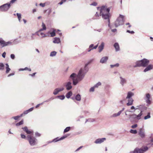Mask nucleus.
Returning a JSON list of instances; mask_svg holds the SVG:
<instances>
[{
  "mask_svg": "<svg viewBox=\"0 0 153 153\" xmlns=\"http://www.w3.org/2000/svg\"><path fill=\"white\" fill-rule=\"evenodd\" d=\"M40 34L42 36V37H44L46 36V35L43 33H41Z\"/></svg>",
  "mask_w": 153,
  "mask_h": 153,
  "instance_id": "obj_62",
  "label": "nucleus"
},
{
  "mask_svg": "<svg viewBox=\"0 0 153 153\" xmlns=\"http://www.w3.org/2000/svg\"><path fill=\"white\" fill-rule=\"evenodd\" d=\"M33 109V107H32L27 110L29 112L32 111Z\"/></svg>",
  "mask_w": 153,
  "mask_h": 153,
  "instance_id": "obj_63",
  "label": "nucleus"
},
{
  "mask_svg": "<svg viewBox=\"0 0 153 153\" xmlns=\"http://www.w3.org/2000/svg\"><path fill=\"white\" fill-rule=\"evenodd\" d=\"M47 10H48V15H49L51 13V11H52L51 9H49L47 10H45L44 11V12L45 13L46 12V11H47Z\"/></svg>",
  "mask_w": 153,
  "mask_h": 153,
  "instance_id": "obj_41",
  "label": "nucleus"
},
{
  "mask_svg": "<svg viewBox=\"0 0 153 153\" xmlns=\"http://www.w3.org/2000/svg\"><path fill=\"white\" fill-rule=\"evenodd\" d=\"M131 119H136V114H131Z\"/></svg>",
  "mask_w": 153,
  "mask_h": 153,
  "instance_id": "obj_42",
  "label": "nucleus"
},
{
  "mask_svg": "<svg viewBox=\"0 0 153 153\" xmlns=\"http://www.w3.org/2000/svg\"><path fill=\"white\" fill-rule=\"evenodd\" d=\"M27 140L31 146H34L38 143L37 140L34 137L30 135H28L27 137Z\"/></svg>",
  "mask_w": 153,
  "mask_h": 153,
  "instance_id": "obj_5",
  "label": "nucleus"
},
{
  "mask_svg": "<svg viewBox=\"0 0 153 153\" xmlns=\"http://www.w3.org/2000/svg\"><path fill=\"white\" fill-rule=\"evenodd\" d=\"M137 108L136 109H139L140 110V112H142V113H143L144 111L146 110L147 109V108L144 105H140L139 106H137Z\"/></svg>",
  "mask_w": 153,
  "mask_h": 153,
  "instance_id": "obj_10",
  "label": "nucleus"
},
{
  "mask_svg": "<svg viewBox=\"0 0 153 153\" xmlns=\"http://www.w3.org/2000/svg\"><path fill=\"white\" fill-rule=\"evenodd\" d=\"M119 66V64L117 63L114 65H110L111 68H113L115 67H118Z\"/></svg>",
  "mask_w": 153,
  "mask_h": 153,
  "instance_id": "obj_39",
  "label": "nucleus"
},
{
  "mask_svg": "<svg viewBox=\"0 0 153 153\" xmlns=\"http://www.w3.org/2000/svg\"><path fill=\"white\" fill-rule=\"evenodd\" d=\"M100 8V7H97V10ZM111 8V7L107 8V7L106 6H102L100 7V16H102V18L105 20H108V26L111 28V27L110 25V19H109L110 16V11Z\"/></svg>",
  "mask_w": 153,
  "mask_h": 153,
  "instance_id": "obj_2",
  "label": "nucleus"
},
{
  "mask_svg": "<svg viewBox=\"0 0 153 153\" xmlns=\"http://www.w3.org/2000/svg\"><path fill=\"white\" fill-rule=\"evenodd\" d=\"M75 99L78 101H80L81 100V97L80 95L79 94H77L76 96Z\"/></svg>",
  "mask_w": 153,
  "mask_h": 153,
  "instance_id": "obj_28",
  "label": "nucleus"
},
{
  "mask_svg": "<svg viewBox=\"0 0 153 153\" xmlns=\"http://www.w3.org/2000/svg\"><path fill=\"white\" fill-rule=\"evenodd\" d=\"M139 134L142 138H144L145 136L144 131L141 128L140 129Z\"/></svg>",
  "mask_w": 153,
  "mask_h": 153,
  "instance_id": "obj_13",
  "label": "nucleus"
},
{
  "mask_svg": "<svg viewBox=\"0 0 153 153\" xmlns=\"http://www.w3.org/2000/svg\"><path fill=\"white\" fill-rule=\"evenodd\" d=\"M95 121V120L93 118H89L88 119V122H93Z\"/></svg>",
  "mask_w": 153,
  "mask_h": 153,
  "instance_id": "obj_45",
  "label": "nucleus"
},
{
  "mask_svg": "<svg viewBox=\"0 0 153 153\" xmlns=\"http://www.w3.org/2000/svg\"><path fill=\"white\" fill-rule=\"evenodd\" d=\"M137 124H135L134 125H132L131 126V127L132 128H134L137 127Z\"/></svg>",
  "mask_w": 153,
  "mask_h": 153,
  "instance_id": "obj_57",
  "label": "nucleus"
},
{
  "mask_svg": "<svg viewBox=\"0 0 153 153\" xmlns=\"http://www.w3.org/2000/svg\"><path fill=\"white\" fill-rule=\"evenodd\" d=\"M126 32L127 33H130L131 34H133L134 33V32L133 31H130L129 30H127Z\"/></svg>",
  "mask_w": 153,
  "mask_h": 153,
  "instance_id": "obj_55",
  "label": "nucleus"
},
{
  "mask_svg": "<svg viewBox=\"0 0 153 153\" xmlns=\"http://www.w3.org/2000/svg\"><path fill=\"white\" fill-rule=\"evenodd\" d=\"M95 88L94 87V86H93L92 87H91L89 91L90 92H94V89Z\"/></svg>",
  "mask_w": 153,
  "mask_h": 153,
  "instance_id": "obj_43",
  "label": "nucleus"
},
{
  "mask_svg": "<svg viewBox=\"0 0 153 153\" xmlns=\"http://www.w3.org/2000/svg\"><path fill=\"white\" fill-rule=\"evenodd\" d=\"M59 92V91L58 89V88H57L54 89L53 93L54 95H56L58 94Z\"/></svg>",
  "mask_w": 153,
  "mask_h": 153,
  "instance_id": "obj_34",
  "label": "nucleus"
},
{
  "mask_svg": "<svg viewBox=\"0 0 153 153\" xmlns=\"http://www.w3.org/2000/svg\"><path fill=\"white\" fill-rule=\"evenodd\" d=\"M114 46L115 48V51H118L120 50V46L119 44L117 42L115 43L114 45Z\"/></svg>",
  "mask_w": 153,
  "mask_h": 153,
  "instance_id": "obj_18",
  "label": "nucleus"
},
{
  "mask_svg": "<svg viewBox=\"0 0 153 153\" xmlns=\"http://www.w3.org/2000/svg\"><path fill=\"white\" fill-rule=\"evenodd\" d=\"M10 58L12 59H15V55L14 54H11L10 55Z\"/></svg>",
  "mask_w": 153,
  "mask_h": 153,
  "instance_id": "obj_54",
  "label": "nucleus"
},
{
  "mask_svg": "<svg viewBox=\"0 0 153 153\" xmlns=\"http://www.w3.org/2000/svg\"><path fill=\"white\" fill-rule=\"evenodd\" d=\"M97 3L95 2H92L91 4V5H92L94 6H96L97 5Z\"/></svg>",
  "mask_w": 153,
  "mask_h": 153,
  "instance_id": "obj_50",
  "label": "nucleus"
},
{
  "mask_svg": "<svg viewBox=\"0 0 153 153\" xmlns=\"http://www.w3.org/2000/svg\"><path fill=\"white\" fill-rule=\"evenodd\" d=\"M19 118V115L17 116H16L13 117L11 118L15 120H18Z\"/></svg>",
  "mask_w": 153,
  "mask_h": 153,
  "instance_id": "obj_44",
  "label": "nucleus"
},
{
  "mask_svg": "<svg viewBox=\"0 0 153 153\" xmlns=\"http://www.w3.org/2000/svg\"><path fill=\"white\" fill-rule=\"evenodd\" d=\"M93 60V59H91L89 60L86 63V64H87V65H88L89 64L91 63Z\"/></svg>",
  "mask_w": 153,
  "mask_h": 153,
  "instance_id": "obj_48",
  "label": "nucleus"
},
{
  "mask_svg": "<svg viewBox=\"0 0 153 153\" xmlns=\"http://www.w3.org/2000/svg\"><path fill=\"white\" fill-rule=\"evenodd\" d=\"M44 103V102H42L41 103L37 104L36 106V108H38L40 105H42Z\"/></svg>",
  "mask_w": 153,
  "mask_h": 153,
  "instance_id": "obj_58",
  "label": "nucleus"
},
{
  "mask_svg": "<svg viewBox=\"0 0 153 153\" xmlns=\"http://www.w3.org/2000/svg\"><path fill=\"white\" fill-rule=\"evenodd\" d=\"M149 63V61L146 59H144L140 60L137 61L136 62V65L134 66V67H145L147 66Z\"/></svg>",
  "mask_w": 153,
  "mask_h": 153,
  "instance_id": "obj_3",
  "label": "nucleus"
},
{
  "mask_svg": "<svg viewBox=\"0 0 153 153\" xmlns=\"http://www.w3.org/2000/svg\"><path fill=\"white\" fill-rule=\"evenodd\" d=\"M120 114L118 112L117 113L114 114L111 116L112 117H115L117 116H119L120 115Z\"/></svg>",
  "mask_w": 153,
  "mask_h": 153,
  "instance_id": "obj_32",
  "label": "nucleus"
},
{
  "mask_svg": "<svg viewBox=\"0 0 153 153\" xmlns=\"http://www.w3.org/2000/svg\"><path fill=\"white\" fill-rule=\"evenodd\" d=\"M128 102L126 103V105L127 106H130L132 105L133 104V100L132 98L128 99Z\"/></svg>",
  "mask_w": 153,
  "mask_h": 153,
  "instance_id": "obj_19",
  "label": "nucleus"
},
{
  "mask_svg": "<svg viewBox=\"0 0 153 153\" xmlns=\"http://www.w3.org/2000/svg\"><path fill=\"white\" fill-rule=\"evenodd\" d=\"M134 94L131 91H129L127 94V95L126 97V99L131 98V97L134 95Z\"/></svg>",
  "mask_w": 153,
  "mask_h": 153,
  "instance_id": "obj_20",
  "label": "nucleus"
},
{
  "mask_svg": "<svg viewBox=\"0 0 153 153\" xmlns=\"http://www.w3.org/2000/svg\"><path fill=\"white\" fill-rule=\"evenodd\" d=\"M68 136V135H66L63 136L60 138V140H62L66 138Z\"/></svg>",
  "mask_w": 153,
  "mask_h": 153,
  "instance_id": "obj_46",
  "label": "nucleus"
},
{
  "mask_svg": "<svg viewBox=\"0 0 153 153\" xmlns=\"http://www.w3.org/2000/svg\"><path fill=\"white\" fill-rule=\"evenodd\" d=\"M101 83L100 82H97L96 84L94 86L95 88H98L99 86L101 85Z\"/></svg>",
  "mask_w": 153,
  "mask_h": 153,
  "instance_id": "obj_31",
  "label": "nucleus"
},
{
  "mask_svg": "<svg viewBox=\"0 0 153 153\" xmlns=\"http://www.w3.org/2000/svg\"><path fill=\"white\" fill-rule=\"evenodd\" d=\"M23 120H22L19 122L16 123V126H20V125L23 124Z\"/></svg>",
  "mask_w": 153,
  "mask_h": 153,
  "instance_id": "obj_35",
  "label": "nucleus"
},
{
  "mask_svg": "<svg viewBox=\"0 0 153 153\" xmlns=\"http://www.w3.org/2000/svg\"><path fill=\"white\" fill-rule=\"evenodd\" d=\"M57 88H58L59 92L63 91L64 89L63 87Z\"/></svg>",
  "mask_w": 153,
  "mask_h": 153,
  "instance_id": "obj_52",
  "label": "nucleus"
},
{
  "mask_svg": "<svg viewBox=\"0 0 153 153\" xmlns=\"http://www.w3.org/2000/svg\"><path fill=\"white\" fill-rule=\"evenodd\" d=\"M60 42V40L59 38L55 37L53 41V42L54 43L59 44Z\"/></svg>",
  "mask_w": 153,
  "mask_h": 153,
  "instance_id": "obj_21",
  "label": "nucleus"
},
{
  "mask_svg": "<svg viewBox=\"0 0 153 153\" xmlns=\"http://www.w3.org/2000/svg\"><path fill=\"white\" fill-rule=\"evenodd\" d=\"M106 140V139L105 138L97 139L95 140L94 143L97 144H101L103 142Z\"/></svg>",
  "mask_w": 153,
  "mask_h": 153,
  "instance_id": "obj_9",
  "label": "nucleus"
},
{
  "mask_svg": "<svg viewBox=\"0 0 153 153\" xmlns=\"http://www.w3.org/2000/svg\"><path fill=\"white\" fill-rule=\"evenodd\" d=\"M131 110H127V111L129 112L133 113V112H134L135 111V110L137 109L136 108H135L133 106H132L131 107Z\"/></svg>",
  "mask_w": 153,
  "mask_h": 153,
  "instance_id": "obj_23",
  "label": "nucleus"
},
{
  "mask_svg": "<svg viewBox=\"0 0 153 153\" xmlns=\"http://www.w3.org/2000/svg\"><path fill=\"white\" fill-rule=\"evenodd\" d=\"M146 102L148 104H150L151 103V101L150 99H147L146 100Z\"/></svg>",
  "mask_w": 153,
  "mask_h": 153,
  "instance_id": "obj_64",
  "label": "nucleus"
},
{
  "mask_svg": "<svg viewBox=\"0 0 153 153\" xmlns=\"http://www.w3.org/2000/svg\"><path fill=\"white\" fill-rule=\"evenodd\" d=\"M4 69V65L2 63H0V71H3Z\"/></svg>",
  "mask_w": 153,
  "mask_h": 153,
  "instance_id": "obj_29",
  "label": "nucleus"
},
{
  "mask_svg": "<svg viewBox=\"0 0 153 153\" xmlns=\"http://www.w3.org/2000/svg\"><path fill=\"white\" fill-rule=\"evenodd\" d=\"M148 148L147 146L143 147L140 148L137 147L134 150L130 152L129 153H144L147 151Z\"/></svg>",
  "mask_w": 153,
  "mask_h": 153,
  "instance_id": "obj_7",
  "label": "nucleus"
},
{
  "mask_svg": "<svg viewBox=\"0 0 153 153\" xmlns=\"http://www.w3.org/2000/svg\"><path fill=\"white\" fill-rule=\"evenodd\" d=\"M71 127H67L64 130V133H65L66 132H68L70 131V130L71 129Z\"/></svg>",
  "mask_w": 153,
  "mask_h": 153,
  "instance_id": "obj_36",
  "label": "nucleus"
},
{
  "mask_svg": "<svg viewBox=\"0 0 153 153\" xmlns=\"http://www.w3.org/2000/svg\"><path fill=\"white\" fill-rule=\"evenodd\" d=\"M143 114V113L142 112L140 113L138 115H136V119L137 120H140L141 119V116Z\"/></svg>",
  "mask_w": 153,
  "mask_h": 153,
  "instance_id": "obj_25",
  "label": "nucleus"
},
{
  "mask_svg": "<svg viewBox=\"0 0 153 153\" xmlns=\"http://www.w3.org/2000/svg\"><path fill=\"white\" fill-rule=\"evenodd\" d=\"M57 97L62 100H64L65 98V96L64 95L58 96H57Z\"/></svg>",
  "mask_w": 153,
  "mask_h": 153,
  "instance_id": "obj_37",
  "label": "nucleus"
},
{
  "mask_svg": "<svg viewBox=\"0 0 153 153\" xmlns=\"http://www.w3.org/2000/svg\"><path fill=\"white\" fill-rule=\"evenodd\" d=\"M72 92L71 91H70L66 94L65 97L67 98H69L72 96Z\"/></svg>",
  "mask_w": 153,
  "mask_h": 153,
  "instance_id": "obj_24",
  "label": "nucleus"
},
{
  "mask_svg": "<svg viewBox=\"0 0 153 153\" xmlns=\"http://www.w3.org/2000/svg\"><path fill=\"white\" fill-rule=\"evenodd\" d=\"M0 44L2 48L11 45L12 42L11 41L5 42L1 38H0Z\"/></svg>",
  "mask_w": 153,
  "mask_h": 153,
  "instance_id": "obj_8",
  "label": "nucleus"
},
{
  "mask_svg": "<svg viewBox=\"0 0 153 153\" xmlns=\"http://www.w3.org/2000/svg\"><path fill=\"white\" fill-rule=\"evenodd\" d=\"M151 118L150 113L149 112L147 114V115L144 117V119L145 120H146L147 119L150 118Z\"/></svg>",
  "mask_w": 153,
  "mask_h": 153,
  "instance_id": "obj_30",
  "label": "nucleus"
},
{
  "mask_svg": "<svg viewBox=\"0 0 153 153\" xmlns=\"http://www.w3.org/2000/svg\"><path fill=\"white\" fill-rule=\"evenodd\" d=\"M36 74V72L34 73H33L32 74H29V76H31L32 77H34L35 75Z\"/></svg>",
  "mask_w": 153,
  "mask_h": 153,
  "instance_id": "obj_61",
  "label": "nucleus"
},
{
  "mask_svg": "<svg viewBox=\"0 0 153 153\" xmlns=\"http://www.w3.org/2000/svg\"><path fill=\"white\" fill-rule=\"evenodd\" d=\"M104 43L103 42H102L98 48V52L99 53H100L104 49Z\"/></svg>",
  "mask_w": 153,
  "mask_h": 153,
  "instance_id": "obj_16",
  "label": "nucleus"
},
{
  "mask_svg": "<svg viewBox=\"0 0 153 153\" xmlns=\"http://www.w3.org/2000/svg\"><path fill=\"white\" fill-rule=\"evenodd\" d=\"M22 129L23 131H25L27 134H29L32 133H33V131H32L29 130L27 126H25L24 127H22Z\"/></svg>",
  "mask_w": 153,
  "mask_h": 153,
  "instance_id": "obj_12",
  "label": "nucleus"
},
{
  "mask_svg": "<svg viewBox=\"0 0 153 153\" xmlns=\"http://www.w3.org/2000/svg\"><path fill=\"white\" fill-rule=\"evenodd\" d=\"M83 147V146H80V147H79V148H78V149H77L75 150V152H77V151H79L80 149H82Z\"/></svg>",
  "mask_w": 153,
  "mask_h": 153,
  "instance_id": "obj_60",
  "label": "nucleus"
},
{
  "mask_svg": "<svg viewBox=\"0 0 153 153\" xmlns=\"http://www.w3.org/2000/svg\"><path fill=\"white\" fill-rule=\"evenodd\" d=\"M42 28L40 29L38 31V32L41 31H42V30H46V27L45 26V24L44 23H43V22L42 23Z\"/></svg>",
  "mask_w": 153,
  "mask_h": 153,
  "instance_id": "obj_26",
  "label": "nucleus"
},
{
  "mask_svg": "<svg viewBox=\"0 0 153 153\" xmlns=\"http://www.w3.org/2000/svg\"><path fill=\"white\" fill-rule=\"evenodd\" d=\"M35 135L36 137H40L41 136V134L38 132L35 133Z\"/></svg>",
  "mask_w": 153,
  "mask_h": 153,
  "instance_id": "obj_53",
  "label": "nucleus"
},
{
  "mask_svg": "<svg viewBox=\"0 0 153 153\" xmlns=\"http://www.w3.org/2000/svg\"><path fill=\"white\" fill-rule=\"evenodd\" d=\"M120 84L122 85L123 86L124 84L126 82V80L124 78H123L121 76H120Z\"/></svg>",
  "mask_w": 153,
  "mask_h": 153,
  "instance_id": "obj_14",
  "label": "nucleus"
},
{
  "mask_svg": "<svg viewBox=\"0 0 153 153\" xmlns=\"http://www.w3.org/2000/svg\"><path fill=\"white\" fill-rule=\"evenodd\" d=\"M146 68L144 69V70L143 71L145 72L148 71L152 69V68H153V66L152 65H148V66H146Z\"/></svg>",
  "mask_w": 153,
  "mask_h": 153,
  "instance_id": "obj_15",
  "label": "nucleus"
},
{
  "mask_svg": "<svg viewBox=\"0 0 153 153\" xmlns=\"http://www.w3.org/2000/svg\"><path fill=\"white\" fill-rule=\"evenodd\" d=\"M71 84L72 83L70 81H68L66 83L65 86L67 90H69L72 88Z\"/></svg>",
  "mask_w": 153,
  "mask_h": 153,
  "instance_id": "obj_11",
  "label": "nucleus"
},
{
  "mask_svg": "<svg viewBox=\"0 0 153 153\" xmlns=\"http://www.w3.org/2000/svg\"><path fill=\"white\" fill-rule=\"evenodd\" d=\"M108 59V56H104L100 60V62L102 63H104Z\"/></svg>",
  "mask_w": 153,
  "mask_h": 153,
  "instance_id": "obj_17",
  "label": "nucleus"
},
{
  "mask_svg": "<svg viewBox=\"0 0 153 153\" xmlns=\"http://www.w3.org/2000/svg\"><path fill=\"white\" fill-rule=\"evenodd\" d=\"M25 70H28L29 71H31V69L30 68H28L27 67H26L24 68Z\"/></svg>",
  "mask_w": 153,
  "mask_h": 153,
  "instance_id": "obj_59",
  "label": "nucleus"
},
{
  "mask_svg": "<svg viewBox=\"0 0 153 153\" xmlns=\"http://www.w3.org/2000/svg\"><path fill=\"white\" fill-rule=\"evenodd\" d=\"M53 99H54V98L51 97L50 98L48 99V100L44 101L43 102H44H44H48L50 101H51V100H53Z\"/></svg>",
  "mask_w": 153,
  "mask_h": 153,
  "instance_id": "obj_49",
  "label": "nucleus"
},
{
  "mask_svg": "<svg viewBox=\"0 0 153 153\" xmlns=\"http://www.w3.org/2000/svg\"><path fill=\"white\" fill-rule=\"evenodd\" d=\"M55 31V30L54 29L52 32L50 33V34L51 35V37H53L56 35Z\"/></svg>",
  "mask_w": 153,
  "mask_h": 153,
  "instance_id": "obj_38",
  "label": "nucleus"
},
{
  "mask_svg": "<svg viewBox=\"0 0 153 153\" xmlns=\"http://www.w3.org/2000/svg\"><path fill=\"white\" fill-rule=\"evenodd\" d=\"M21 138L23 139H25L26 138V136L23 134H21Z\"/></svg>",
  "mask_w": 153,
  "mask_h": 153,
  "instance_id": "obj_56",
  "label": "nucleus"
},
{
  "mask_svg": "<svg viewBox=\"0 0 153 153\" xmlns=\"http://www.w3.org/2000/svg\"><path fill=\"white\" fill-rule=\"evenodd\" d=\"M59 140H60V138H59L58 137H57L54 138L52 141L49 142L48 143H50L52 142H56Z\"/></svg>",
  "mask_w": 153,
  "mask_h": 153,
  "instance_id": "obj_33",
  "label": "nucleus"
},
{
  "mask_svg": "<svg viewBox=\"0 0 153 153\" xmlns=\"http://www.w3.org/2000/svg\"><path fill=\"white\" fill-rule=\"evenodd\" d=\"M87 64H85L83 68H81L77 74L75 73H72L70 76L69 80L71 79L73 81L74 85H76L78 83L84 78L86 74L88 71L89 68Z\"/></svg>",
  "mask_w": 153,
  "mask_h": 153,
  "instance_id": "obj_1",
  "label": "nucleus"
},
{
  "mask_svg": "<svg viewBox=\"0 0 153 153\" xmlns=\"http://www.w3.org/2000/svg\"><path fill=\"white\" fill-rule=\"evenodd\" d=\"M16 0H11L10 3H7L0 6V11L2 12L7 11L11 6V4L14 3Z\"/></svg>",
  "mask_w": 153,
  "mask_h": 153,
  "instance_id": "obj_4",
  "label": "nucleus"
},
{
  "mask_svg": "<svg viewBox=\"0 0 153 153\" xmlns=\"http://www.w3.org/2000/svg\"><path fill=\"white\" fill-rule=\"evenodd\" d=\"M57 52L56 51H53L51 52L50 56L51 57H53L56 56Z\"/></svg>",
  "mask_w": 153,
  "mask_h": 153,
  "instance_id": "obj_27",
  "label": "nucleus"
},
{
  "mask_svg": "<svg viewBox=\"0 0 153 153\" xmlns=\"http://www.w3.org/2000/svg\"><path fill=\"white\" fill-rule=\"evenodd\" d=\"M124 16L120 14L119 16L117 19L115 21L114 25L116 27L118 26L123 25L124 22Z\"/></svg>",
  "mask_w": 153,
  "mask_h": 153,
  "instance_id": "obj_6",
  "label": "nucleus"
},
{
  "mask_svg": "<svg viewBox=\"0 0 153 153\" xmlns=\"http://www.w3.org/2000/svg\"><path fill=\"white\" fill-rule=\"evenodd\" d=\"M150 94L149 93L147 94H146V97L147 99H150Z\"/></svg>",
  "mask_w": 153,
  "mask_h": 153,
  "instance_id": "obj_51",
  "label": "nucleus"
},
{
  "mask_svg": "<svg viewBox=\"0 0 153 153\" xmlns=\"http://www.w3.org/2000/svg\"><path fill=\"white\" fill-rule=\"evenodd\" d=\"M5 65H6L5 68L6 69V73L8 74L9 73V71H10L11 69L10 68H9V66L8 64L6 63L5 64Z\"/></svg>",
  "mask_w": 153,
  "mask_h": 153,
  "instance_id": "obj_22",
  "label": "nucleus"
},
{
  "mask_svg": "<svg viewBox=\"0 0 153 153\" xmlns=\"http://www.w3.org/2000/svg\"><path fill=\"white\" fill-rule=\"evenodd\" d=\"M130 132L133 134H136L137 133V131L136 130L131 129L130 131Z\"/></svg>",
  "mask_w": 153,
  "mask_h": 153,
  "instance_id": "obj_40",
  "label": "nucleus"
},
{
  "mask_svg": "<svg viewBox=\"0 0 153 153\" xmlns=\"http://www.w3.org/2000/svg\"><path fill=\"white\" fill-rule=\"evenodd\" d=\"M16 15L18 19H21V13H17Z\"/></svg>",
  "mask_w": 153,
  "mask_h": 153,
  "instance_id": "obj_47",
  "label": "nucleus"
}]
</instances>
